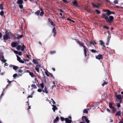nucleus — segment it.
Instances as JSON below:
<instances>
[{
	"mask_svg": "<svg viewBox=\"0 0 123 123\" xmlns=\"http://www.w3.org/2000/svg\"><path fill=\"white\" fill-rule=\"evenodd\" d=\"M83 112L84 113H86L87 114L88 113V111L86 109H85L83 110Z\"/></svg>",
	"mask_w": 123,
	"mask_h": 123,
	"instance_id": "nucleus-34",
	"label": "nucleus"
},
{
	"mask_svg": "<svg viewBox=\"0 0 123 123\" xmlns=\"http://www.w3.org/2000/svg\"><path fill=\"white\" fill-rule=\"evenodd\" d=\"M33 62L35 64H38V62H37V60L35 59H34L33 60Z\"/></svg>",
	"mask_w": 123,
	"mask_h": 123,
	"instance_id": "nucleus-25",
	"label": "nucleus"
},
{
	"mask_svg": "<svg viewBox=\"0 0 123 123\" xmlns=\"http://www.w3.org/2000/svg\"><path fill=\"white\" fill-rule=\"evenodd\" d=\"M3 4H0V9L2 10L4 8L3 7Z\"/></svg>",
	"mask_w": 123,
	"mask_h": 123,
	"instance_id": "nucleus-30",
	"label": "nucleus"
},
{
	"mask_svg": "<svg viewBox=\"0 0 123 123\" xmlns=\"http://www.w3.org/2000/svg\"><path fill=\"white\" fill-rule=\"evenodd\" d=\"M76 42L78 43L79 44L80 46L83 47V48H84L86 47L84 45V44L83 43H82L81 42H80L79 40H76Z\"/></svg>",
	"mask_w": 123,
	"mask_h": 123,
	"instance_id": "nucleus-5",
	"label": "nucleus"
},
{
	"mask_svg": "<svg viewBox=\"0 0 123 123\" xmlns=\"http://www.w3.org/2000/svg\"><path fill=\"white\" fill-rule=\"evenodd\" d=\"M92 5L93 6V7H96V5H95V4L94 3H92Z\"/></svg>",
	"mask_w": 123,
	"mask_h": 123,
	"instance_id": "nucleus-59",
	"label": "nucleus"
},
{
	"mask_svg": "<svg viewBox=\"0 0 123 123\" xmlns=\"http://www.w3.org/2000/svg\"><path fill=\"white\" fill-rule=\"evenodd\" d=\"M30 75L32 77H34L35 75H34L33 73L30 72L29 73Z\"/></svg>",
	"mask_w": 123,
	"mask_h": 123,
	"instance_id": "nucleus-24",
	"label": "nucleus"
},
{
	"mask_svg": "<svg viewBox=\"0 0 123 123\" xmlns=\"http://www.w3.org/2000/svg\"><path fill=\"white\" fill-rule=\"evenodd\" d=\"M18 68V66L14 65L13 67V68L14 70L16 71L17 69Z\"/></svg>",
	"mask_w": 123,
	"mask_h": 123,
	"instance_id": "nucleus-27",
	"label": "nucleus"
},
{
	"mask_svg": "<svg viewBox=\"0 0 123 123\" xmlns=\"http://www.w3.org/2000/svg\"><path fill=\"white\" fill-rule=\"evenodd\" d=\"M109 10L108 9H105V10H103V11H104V12H108V10Z\"/></svg>",
	"mask_w": 123,
	"mask_h": 123,
	"instance_id": "nucleus-55",
	"label": "nucleus"
},
{
	"mask_svg": "<svg viewBox=\"0 0 123 123\" xmlns=\"http://www.w3.org/2000/svg\"><path fill=\"white\" fill-rule=\"evenodd\" d=\"M65 3H68V2L67 0H62Z\"/></svg>",
	"mask_w": 123,
	"mask_h": 123,
	"instance_id": "nucleus-48",
	"label": "nucleus"
},
{
	"mask_svg": "<svg viewBox=\"0 0 123 123\" xmlns=\"http://www.w3.org/2000/svg\"><path fill=\"white\" fill-rule=\"evenodd\" d=\"M34 92H33L31 94V95H29L28 96V97L27 98H32V95L34 93Z\"/></svg>",
	"mask_w": 123,
	"mask_h": 123,
	"instance_id": "nucleus-31",
	"label": "nucleus"
},
{
	"mask_svg": "<svg viewBox=\"0 0 123 123\" xmlns=\"http://www.w3.org/2000/svg\"><path fill=\"white\" fill-rule=\"evenodd\" d=\"M2 37V34L0 32V39H1Z\"/></svg>",
	"mask_w": 123,
	"mask_h": 123,
	"instance_id": "nucleus-57",
	"label": "nucleus"
},
{
	"mask_svg": "<svg viewBox=\"0 0 123 123\" xmlns=\"http://www.w3.org/2000/svg\"><path fill=\"white\" fill-rule=\"evenodd\" d=\"M90 51L93 53H98V51L94 49H92L90 50Z\"/></svg>",
	"mask_w": 123,
	"mask_h": 123,
	"instance_id": "nucleus-20",
	"label": "nucleus"
},
{
	"mask_svg": "<svg viewBox=\"0 0 123 123\" xmlns=\"http://www.w3.org/2000/svg\"><path fill=\"white\" fill-rule=\"evenodd\" d=\"M72 4L73 5L75 6L78 7V4L76 0H75L74 1L72 2Z\"/></svg>",
	"mask_w": 123,
	"mask_h": 123,
	"instance_id": "nucleus-8",
	"label": "nucleus"
},
{
	"mask_svg": "<svg viewBox=\"0 0 123 123\" xmlns=\"http://www.w3.org/2000/svg\"><path fill=\"white\" fill-rule=\"evenodd\" d=\"M82 120L83 121L86 122L87 123H89V120L85 116L82 117Z\"/></svg>",
	"mask_w": 123,
	"mask_h": 123,
	"instance_id": "nucleus-4",
	"label": "nucleus"
},
{
	"mask_svg": "<svg viewBox=\"0 0 123 123\" xmlns=\"http://www.w3.org/2000/svg\"><path fill=\"white\" fill-rule=\"evenodd\" d=\"M120 104V103H118L117 104V106L118 108H120L121 107V105Z\"/></svg>",
	"mask_w": 123,
	"mask_h": 123,
	"instance_id": "nucleus-50",
	"label": "nucleus"
},
{
	"mask_svg": "<svg viewBox=\"0 0 123 123\" xmlns=\"http://www.w3.org/2000/svg\"><path fill=\"white\" fill-rule=\"evenodd\" d=\"M31 87L34 88H37V87L35 85L32 84L31 85Z\"/></svg>",
	"mask_w": 123,
	"mask_h": 123,
	"instance_id": "nucleus-38",
	"label": "nucleus"
},
{
	"mask_svg": "<svg viewBox=\"0 0 123 123\" xmlns=\"http://www.w3.org/2000/svg\"><path fill=\"white\" fill-rule=\"evenodd\" d=\"M19 62L22 63H24V61L21 60H20V61H19Z\"/></svg>",
	"mask_w": 123,
	"mask_h": 123,
	"instance_id": "nucleus-52",
	"label": "nucleus"
},
{
	"mask_svg": "<svg viewBox=\"0 0 123 123\" xmlns=\"http://www.w3.org/2000/svg\"><path fill=\"white\" fill-rule=\"evenodd\" d=\"M17 37L16 38L17 39H18L20 38H21L23 37V35H19V34H17Z\"/></svg>",
	"mask_w": 123,
	"mask_h": 123,
	"instance_id": "nucleus-15",
	"label": "nucleus"
},
{
	"mask_svg": "<svg viewBox=\"0 0 123 123\" xmlns=\"http://www.w3.org/2000/svg\"><path fill=\"white\" fill-rule=\"evenodd\" d=\"M108 83L106 81H105L102 84V85L103 86H104L105 85L107 84Z\"/></svg>",
	"mask_w": 123,
	"mask_h": 123,
	"instance_id": "nucleus-41",
	"label": "nucleus"
},
{
	"mask_svg": "<svg viewBox=\"0 0 123 123\" xmlns=\"http://www.w3.org/2000/svg\"><path fill=\"white\" fill-rule=\"evenodd\" d=\"M55 53V51H51L50 52V53L51 54H53Z\"/></svg>",
	"mask_w": 123,
	"mask_h": 123,
	"instance_id": "nucleus-44",
	"label": "nucleus"
},
{
	"mask_svg": "<svg viewBox=\"0 0 123 123\" xmlns=\"http://www.w3.org/2000/svg\"><path fill=\"white\" fill-rule=\"evenodd\" d=\"M40 67V65H37L35 68V69L36 70L37 72H39V68Z\"/></svg>",
	"mask_w": 123,
	"mask_h": 123,
	"instance_id": "nucleus-12",
	"label": "nucleus"
},
{
	"mask_svg": "<svg viewBox=\"0 0 123 123\" xmlns=\"http://www.w3.org/2000/svg\"><path fill=\"white\" fill-rule=\"evenodd\" d=\"M18 43L17 42H12L11 44V45L12 47H15L18 45Z\"/></svg>",
	"mask_w": 123,
	"mask_h": 123,
	"instance_id": "nucleus-7",
	"label": "nucleus"
},
{
	"mask_svg": "<svg viewBox=\"0 0 123 123\" xmlns=\"http://www.w3.org/2000/svg\"><path fill=\"white\" fill-rule=\"evenodd\" d=\"M121 112L120 111H117L115 114L116 116H120L121 115Z\"/></svg>",
	"mask_w": 123,
	"mask_h": 123,
	"instance_id": "nucleus-23",
	"label": "nucleus"
},
{
	"mask_svg": "<svg viewBox=\"0 0 123 123\" xmlns=\"http://www.w3.org/2000/svg\"><path fill=\"white\" fill-rule=\"evenodd\" d=\"M21 47V46L20 45H18L16 47V49L18 50H20Z\"/></svg>",
	"mask_w": 123,
	"mask_h": 123,
	"instance_id": "nucleus-28",
	"label": "nucleus"
},
{
	"mask_svg": "<svg viewBox=\"0 0 123 123\" xmlns=\"http://www.w3.org/2000/svg\"><path fill=\"white\" fill-rule=\"evenodd\" d=\"M1 61L3 63H5L7 60L4 59H3V60H1Z\"/></svg>",
	"mask_w": 123,
	"mask_h": 123,
	"instance_id": "nucleus-46",
	"label": "nucleus"
},
{
	"mask_svg": "<svg viewBox=\"0 0 123 123\" xmlns=\"http://www.w3.org/2000/svg\"><path fill=\"white\" fill-rule=\"evenodd\" d=\"M52 33H53V36L55 37L56 34V31L55 27H54L53 29Z\"/></svg>",
	"mask_w": 123,
	"mask_h": 123,
	"instance_id": "nucleus-11",
	"label": "nucleus"
},
{
	"mask_svg": "<svg viewBox=\"0 0 123 123\" xmlns=\"http://www.w3.org/2000/svg\"><path fill=\"white\" fill-rule=\"evenodd\" d=\"M5 34L3 36L4 40H7L10 38V34L9 32L7 31L6 30L5 32Z\"/></svg>",
	"mask_w": 123,
	"mask_h": 123,
	"instance_id": "nucleus-2",
	"label": "nucleus"
},
{
	"mask_svg": "<svg viewBox=\"0 0 123 123\" xmlns=\"http://www.w3.org/2000/svg\"><path fill=\"white\" fill-rule=\"evenodd\" d=\"M115 95L117 97V99L119 100H120L122 99V96L121 95H117L116 94H115Z\"/></svg>",
	"mask_w": 123,
	"mask_h": 123,
	"instance_id": "nucleus-13",
	"label": "nucleus"
},
{
	"mask_svg": "<svg viewBox=\"0 0 123 123\" xmlns=\"http://www.w3.org/2000/svg\"><path fill=\"white\" fill-rule=\"evenodd\" d=\"M111 14H115V12H111Z\"/></svg>",
	"mask_w": 123,
	"mask_h": 123,
	"instance_id": "nucleus-60",
	"label": "nucleus"
},
{
	"mask_svg": "<svg viewBox=\"0 0 123 123\" xmlns=\"http://www.w3.org/2000/svg\"><path fill=\"white\" fill-rule=\"evenodd\" d=\"M40 11L39 10H38L35 12V14L37 15H39L40 13Z\"/></svg>",
	"mask_w": 123,
	"mask_h": 123,
	"instance_id": "nucleus-26",
	"label": "nucleus"
},
{
	"mask_svg": "<svg viewBox=\"0 0 123 123\" xmlns=\"http://www.w3.org/2000/svg\"><path fill=\"white\" fill-rule=\"evenodd\" d=\"M14 52H15V54H17L18 53V51H14Z\"/></svg>",
	"mask_w": 123,
	"mask_h": 123,
	"instance_id": "nucleus-63",
	"label": "nucleus"
},
{
	"mask_svg": "<svg viewBox=\"0 0 123 123\" xmlns=\"http://www.w3.org/2000/svg\"><path fill=\"white\" fill-rule=\"evenodd\" d=\"M103 27L104 28L106 29H109V27L107 26H103Z\"/></svg>",
	"mask_w": 123,
	"mask_h": 123,
	"instance_id": "nucleus-45",
	"label": "nucleus"
},
{
	"mask_svg": "<svg viewBox=\"0 0 123 123\" xmlns=\"http://www.w3.org/2000/svg\"><path fill=\"white\" fill-rule=\"evenodd\" d=\"M40 10L41 11V12L40 13V15L41 16H43L44 14V12L43 11V10L41 7L40 8Z\"/></svg>",
	"mask_w": 123,
	"mask_h": 123,
	"instance_id": "nucleus-16",
	"label": "nucleus"
},
{
	"mask_svg": "<svg viewBox=\"0 0 123 123\" xmlns=\"http://www.w3.org/2000/svg\"><path fill=\"white\" fill-rule=\"evenodd\" d=\"M23 3V0H18L16 2L19 5V7L21 9L23 8V6L22 5Z\"/></svg>",
	"mask_w": 123,
	"mask_h": 123,
	"instance_id": "nucleus-3",
	"label": "nucleus"
},
{
	"mask_svg": "<svg viewBox=\"0 0 123 123\" xmlns=\"http://www.w3.org/2000/svg\"><path fill=\"white\" fill-rule=\"evenodd\" d=\"M111 14V11L109 10L108 12L106 13V14H102V18H104L106 22L108 23H111L113 21L114 19V17L112 16H110L108 17L107 16H109Z\"/></svg>",
	"mask_w": 123,
	"mask_h": 123,
	"instance_id": "nucleus-1",
	"label": "nucleus"
},
{
	"mask_svg": "<svg viewBox=\"0 0 123 123\" xmlns=\"http://www.w3.org/2000/svg\"><path fill=\"white\" fill-rule=\"evenodd\" d=\"M17 60L19 62V61H20V60L21 58L19 57L18 55H17Z\"/></svg>",
	"mask_w": 123,
	"mask_h": 123,
	"instance_id": "nucleus-35",
	"label": "nucleus"
},
{
	"mask_svg": "<svg viewBox=\"0 0 123 123\" xmlns=\"http://www.w3.org/2000/svg\"><path fill=\"white\" fill-rule=\"evenodd\" d=\"M52 106L53 107L52 109L54 112H55L56 110L58 109V108L55 105H52Z\"/></svg>",
	"mask_w": 123,
	"mask_h": 123,
	"instance_id": "nucleus-14",
	"label": "nucleus"
},
{
	"mask_svg": "<svg viewBox=\"0 0 123 123\" xmlns=\"http://www.w3.org/2000/svg\"><path fill=\"white\" fill-rule=\"evenodd\" d=\"M17 54L19 55H22V52L20 51H19L18 52Z\"/></svg>",
	"mask_w": 123,
	"mask_h": 123,
	"instance_id": "nucleus-49",
	"label": "nucleus"
},
{
	"mask_svg": "<svg viewBox=\"0 0 123 123\" xmlns=\"http://www.w3.org/2000/svg\"><path fill=\"white\" fill-rule=\"evenodd\" d=\"M4 12L3 11H1L0 13V14L1 16H2L4 14Z\"/></svg>",
	"mask_w": 123,
	"mask_h": 123,
	"instance_id": "nucleus-42",
	"label": "nucleus"
},
{
	"mask_svg": "<svg viewBox=\"0 0 123 123\" xmlns=\"http://www.w3.org/2000/svg\"><path fill=\"white\" fill-rule=\"evenodd\" d=\"M109 107L111 109H112L114 107L112 106V104L111 103H109Z\"/></svg>",
	"mask_w": 123,
	"mask_h": 123,
	"instance_id": "nucleus-32",
	"label": "nucleus"
},
{
	"mask_svg": "<svg viewBox=\"0 0 123 123\" xmlns=\"http://www.w3.org/2000/svg\"><path fill=\"white\" fill-rule=\"evenodd\" d=\"M111 38V37L109 35L108 36L107 40L108 41H109L110 40V39Z\"/></svg>",
	"mask_w": 123,
	"mask_h": 123,
	"instance_id": "nucleus-51",
	"label": "nucleus"
},
{
	"mask_svg": "<svg viewBox=\"0 0 123 123\" xmlns=\"http://www.w3.org/2000/svg\"><path fill=\"white\" fill-rule=\"evenodd\" d=\"M18 72L19 73H22V72H23V71L21 70H19L18 71Z\"/></svg>",
	"mask_w": 123,
	"mask_h": 123,
	"instance_id": "nucleus-56",
	"label": "nucleus"
},
{
	"mask_svg": "<svg viewBox=\"0 0 123 123\" xmlns=\"http://www.w3.org/2000/svg\"><path fill=\"white\" fill-rule=\"evenodd\" d=\"M1 58L2 59H4V56L3 55V54H2V53H1Z\"/></svg>",
	"mask_w": 123,
	"mask_h": 123,
	"instance_id": "nucleus-58",
	"label": "nucleus"
},
{
	"mask_svg": "<svg viewBox=\"0 0 123 123\" xmlns=\"http://www.w3.org/2000/svg\"><path fill=\"white\" fill-rule=\"evenodd\" d=\"M45 73L46 74V75L47 76H49V73H48L46 71L45 72Z\"/></svg>",
	"mask_w": 123,
	"mask_h": 123,
	"instance_id": "nucleus-43",
	"label": "nucleus"
},
{
	"mask_svg": "<svg viewBox=\"0 0 123 123\" xmlns=\"http://www.w3.org/2000/svg\"><path fill=\"white\" fill-rule=\"evenodd\" d=\"M95 57L96 59L98 60L102 59H103L102 55L101 54L98 55L97 56H96Z\"/></svg>",
	"mask_w": 123,
	"mask_h": 123,
	"instance_id": "nucleus-9",
	"label": "nucleus"
},
{
	"mask_svg": "<svg viewBox=\"0 0 123 123\" xmlns=\"http://www.w3.org/2000/svg\"><path fill=\"white\" fill-rule=\"evenodd\" d=\"M21 50L22 51H24V49L25 48V47L24 44H23L21 47Z\"/></svg>",
	"mask_w": 123,
	"mask_h": 123,
	"instance_id": "nucleus-22",
	"label": "nucleus"
},
{
	"mask_svg": "<svg viewBox=\"0 0 123 123\" xmlns=\"http://www.w3.org/2000/svg\"><path fill=\"white\" fill-rule=\"evenodd\" d=\"M95 10L97 14H98L101 13V12L100 11L97 9H96Z\"/></svg>",
	"mask_w": 123,
	"mask_h": 123,
	"instance_id": "nucleus-33",
	"label": "nucleus"
},
{
	"mask_svg": "<svg viewBox=\"0 0 123 123\" xmlns=\"http://www.w3.org/2000/svg\"><path fill=\"white\" fill-rule=\"evenodd\" d=\"M40 86L42 88H43L44 87V85L43 83L42 82V83H41L40 85Z\"/></svg>",
	"mask_w": 123,
	"mask_h": 123,
	"instance_id": "nucleus-39",
	"label": "nucleus"
},
{
	"mask_svg": "<svg viewBox=\"0 0 123 123\" xmlns=\"http://www.w3.org/2000/svg\"><path fill=\"white\" fill-rule=\"evenodd\" d=\"M14 65H10L9 66V67L10 68H12V67H13Z\"/></svg>",
	"mask_w": 123,
	"mask_h": 123,
	"instance_id": "nucleus-61",
	"label": "nucleus"
},
{
	"mask_svg": "<svg viewBox=\"0 0 123 123\" xmlns=\"http://www.w3.org/2000/svg\"><path fill=\"white\" fill-rule=\"evenodd\" d=\"M61 120V121H63L64 120V118L62 117H60Z\"/></svg>",
	"mask_w": 123,
	"mask_h": 123,
	"instance_id": "nucleus-47",
	"label": "nucleus"
},
{
	"mask_svg": "<svg viewBox=\"0 0 123 123\" xmlns=\"http://www.w3.org/2000/svg\"><path fill=\"white\" fill-rule=\"evenodd\" d=\"M112 112L113 113H115L116 111V110L114 107H113L112 109Z\"/></svg>",
	"mask_w": 123,
	"mask_h": 123,
	"instance_id": "nucleus-29",
	"label": "nucleus"
},
{
	"mask_svg": "<svg viewBox=\"0 0 123 123\" xmlns=\"http://www.w3.org/2000/svg\"><path fill=\"white\" fill-rule=\"evenodd\" d=\"M42 91L44 92H45L47 94L48 93V91L47 90V88L46 87H45L44 90H42Z\"/></svg>",
	"mask_w": 123,
	"mask_h": 123,
	"instance_id": "nucleus-18",
	"label": "nucleus"
},
{
	"mask_svg": "<svg viewBox=\"0 0 123 123\" xmlns=\"http://www.w3.org/2000/svg\"><path fill=\"white\" fill-rule=\"evenodd\" d=\"M123 119L122 120H121L119 123H123V122L122 121Z\"/></svg>",
	"mask_w": 123,
	"mask_h": 123,
	"instance_id": "nucleus-64",
	"label": "nucleus"
},
{
	"mask_svg": "<svg viewBox=\"0 0 123 123\" xmlns=\"http://www.w3.org/2000/svg\"><path fill=\"white\" fill-rule=\"evenodd\" d=\"M50 23L51 24V25H53V26H55V24H54L53 22L51 20V22H50Z\"/></svg>",
	"mask_w": 123,
	"mask_h": 123,
	"instance_id": "nucleus-36",
	"label": "nucleus"
},
{
	"mask_svg": "<svg viewBox=\"0 0 123 123\" xmlns=\"http://www.w3.org/2000/svg\"><path fill=\"white\" fill-rule=\"evenodd\" d=\"M67 20H68V21H71V20L72 19H71L70 18H68L67 19Z\"/></svg>",
	"mask_w": 123,
	"mask_h": 123,
	"instance_id": "nucleus-62",
	"label": "nucleus"
},
{
	"mask_svg": "<svg viewBox=\"0 0 123 123\" xmlns=\"http://www.w3.org/2000/svg\"><path fill=\"white\" fill-rule=\"evenodd\" d=\"M114 2L115 4H117L118 3V1L117 0H115L114 1Z\"/></svg>",
	"mask_w": 123,
	"mask_h": 123,
	"instance_id": "nucleus-54",
	"label": "nucleus"
},
{
	"mask_svg": "<svg viewBox=\"0 0 123 123\" xmlns=\"http://www.w3.org/2000/svg\"><path fill=\"white\" fill-rule=\"evenodd\" d=\"M90 44H92L93 45H94L95 44H97V43L95 42V41H91V42H89V43Z\"/></svg>",
	"mask_w": 123,
	"mask_h": 123,
	"instance_id": "nucleus-21",
	"label": "nucleus"
},
{
	"mask_svg": "<svg viewBox=\"0 0 123 123\" xmlns=\"http://www.w3.org/2000/svg\"><path fill=\"white\" fill-rule=\"evenodd\" d=\"M5 90V88L4 89H3V90L2 92V93L1 94V95H0V98H1V97L3 96L4 95V93H3V92Z\"/></svg>",
	"mask_w": 123,
	"mask_h": 123,
	"instance_id": "nucleus-37",
	"label": "nucleus"
},
{
	"mask_svg": "<svg viewBox=\"0 0 123 123\" xmlns=\"http://www.w3.org/2000/svg\"><path fill=\"white\" fill-rule=\"evenodd\" d=\"M42 91V90L41 89L39 88L37 90V91L38 92H41Z\"/></svg>",
	"mask_w": 123,
	"mask_h": 123,
	"instance_id": "nucleus-53",
	"label": "nucleus"
},
{
	"mask_svg": "<svg viewBox=\"0 0 123 123\" xmlns=\"http://www.w3.org/2000/svg\"><path fill=\"white\" fill-rule=\"evenodd\" d=\"M17 76V74H14L13 76V77H14V79H15V78Z\"/></svg>",
	"mask_w": 123,
	"mask_h": 123,
	"instance_id": "nucleus-40",
	"label": "nucleus"
},
{
	"mask_svg": "<svg viewBox=\"0 0 123 123\" xmlns=\"http://www.w3.org/2000/svg\"><path fill=\"white\" fill-rule=\"evenodd\" d=\"M65 123H71L72 122V120L71 119H69L68 118H65Z\"/></svg>",
	"mask_w": 123,
	"mask_h": 123,
	"instance_id": "nucleus-10",
	"label": "nucleus"
},
{
	"mask_svg": "<svg viewBox=\"0 0 123 123\" xmlns=\"http://www.w3.org/2000/svg\"><path fill=\"white\" fill-rule=\"evenodd\" d=\"M84 53L85 55V57H86L87 56V55L86 54V53H87V51H88V50L87 48L85 47L84 48Z\"/></svg>",
	"mask_w": 123,
	"mask_h": 123,
	"instance_id": "nucleus-6",
	"label": "nucleus"
},
{
	"mask_svg": "<svg viewBox=\"0 0 123 123\" xmlns=\"http://www.w3.org/2000/svg\"><path fill=\"white\" fill-rule=\"evenodd\" d=\"M99 42L100 43H99V44L103 46L104 47L105 46L104 43L102 40H100Z\"/></svg>",
	"mask_w": 123,
	"mask_h": 123,
	"instance_id": "nucleus-19",
	"label": "nucleus"
},
{
	"mask_svg": "<svg viewBox=\"0 0 123 123\" xmlns=\"http://www.w3.org/2000/svg\"><path fill=\"white\" fill-rule=\"evenodd\" d=\"M59 117L57 116L55 118V119H54L53 120L54 122V123H57V122L59 120Z\"/></svg>",
	"mask_w": 123,
	"mask_h": 123,
	"instance_id": "nucleus-17",
	"label": "nucleus"
}]
</instances>
